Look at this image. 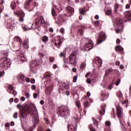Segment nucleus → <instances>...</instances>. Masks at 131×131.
I'll return each mask as SVG.
<instances>
[{"label": "nucleus", "instance_id": "f257e3e1", "mask_svg": "<svg viewBox=\"0 0 131 131\" xmlns=\"http://www.w3.org/2000/svg\"><path fill=\"white\" fill-rule=\"evenodd\" d=\"M27 112L31 115H34V123H38V120H39V117L38 116V112L36 108L33 110L31 106L26 105L23 108L22 110L19 111L20 119H26L28 116Z\"/></svg>", "mask_w": 131, "mask_h": 131}, {"label": "nucleus", "instance_id": "f03ea898", "mask_svg": "<svg viewBox=\"0 0 131 131\" xmlns=\"http://www.w3.org/2000/svg\"><path fill=\"white\" fill-rule=\"evenodd\" d=\"M71 52H72L70 56H69V64L72 65H76L77 63V47L75 46H73L70 49Z\"/></svg>", "mask_w": 131, "mask_h": 131}, {"label": "nucleus", "instance_id": "7ed1b4c3", "mask_svg": "<svg viewBox=\"0 0 131 131\" xmlns=\"http://www.w3.org/2000/svg\"><path fill=\"white\" fill-rule=\"evenodd\" d=\"M58 112L60 113V116H69L70 115V110L67 106H61L59 107Z\"/></svg>", "mask_w": 131, "mask_h": 131}, {"label": "nucleus", "instance_id": "20e7f679", "mask_svg": "<svg viewBox=\"0 0 131 131\" xmlns=\"http://www.w3.org/2000/svg\"><path fill=\"white\" fill-rule=\"evenodd\" d=\"M115 31L116 33H120L123 29V26L122 25V20L120 18L116 19L115 23Z\"/></svg>", "mask_w": 131, "mask_h": 131}, {"label": "nucleus", "instance_id": "39448f33", "mask_svg": "<svg viewBox=\"0 0 131 131\" xmlns=\"http://www.w3.org/2000/svg\"><path fill=\"white\" fill-rule=\"evenodd\" d=\"M35 27L34 29H36V28H38L40 26H43L46 24V21H45V18L42 17V16L38 17L35 20Z\"/></svg>", "mask_w": 131, "mask_h": 131}, {"label": "nucleus", "instance_id": "423d86ee", "mask_svg": "<svg viewBox=\"0 0 131 131\" xmlns=\"http://www.w3.org/2000/svg\"><path fill=\"white\" fill-rule=\"evenodd\" d=\"M33 0H27L25 3V8H28V9H31V11H32L34 9V7H37L38 5L36 2H34L32 4V6H30V2H32Z\"/></svg>", "mask_w": 131, "mask_h": 131}, {"label": "nucleus", "instance_id": "0eeeda50", "mask_svg": "<svg viewBox=\"0 0 131 131\" xmlns=\"http://www.w3.org/2000/svg\"><path fill=\"white\" fill-rule=\"evenodd\" d=\"M60 84H61V85H60L58 89V91L60 93V94L61 93L63 94L65 93L64 89H66V90H68V89H69V84L61 83H60Z\"/></svg>", "mask_w": 131, "mask_h": 131}, {"label": "nucleus", "instance_id": "6e6552de", "mask_svg": "<svg viewBox=\"0 0 131 131\" xmlns=\"http://www.w3.org/2000/svg\"><path fill=\"white\" fill-rule=\"evenodd\" d=\"M105 39H106V35L105 34V32H101L98 37V39L97 40V45H100V43H102V42H103V41L105 40Z\"/></svg>", "mask_w": 131, "mask_h": 131}, {"label": "nucleus", "instance_id": "1a4fd4ad", "mask_svg": "<svg viewBox=\"0 0 131 131\" xmlns=\"http://www.w3.org/2000/svg\"><path fill=\"white\" fill-rule=\"evenodd\" d=\"M94 48V45H93V41L89 40L88 43H86L84 46V49L85 51H90Z\"/></svg>", "mask_w": 131, "mask_h": 131}, {"label": "nucleus", "instance_id": "9d476101", "mask_svg": "<svg viewBox=\"0 0 131 131\" xmlns=\"http://www.w3.org/2000/svg\"><path fill=\"white\" fill-rule=\"evenodd\" d=\"M117 115L119 119H120L121 117L123 115V111L122 108L119 105L117 106Z\"/></svg>", "mask_w": 131, "mask_h": 131}, {"label": "nucleus", "instance_id": "9b49d317", "mask_svg": "<svg viewBox=\"0 0 131 131\" xmlns=\"http://www.w3.org/2000/svg\"><path fill=\"white\" fill-rule=\"evenodd\" d=\"M15 14L18 15V16L19 17V22H23V21H24V17H25V13H24V12L19 11L18 12H16Z\"/></svg>", "mask_w": 131, "mask_h": 131}, {"label": "nucleus", "instance_id": "f8f14e48", "mask_svg": "<svg viewBox=\"0 0 131 131\" xmlns=\"http://www.w3.org/2000/svg\"><path fill=\"white\" fill-rule=\"evenodd\" d=\"M1 54L3 58H4L5 63L8 61L7 57L9 56V52L8 50H3L1 51Z\"/></svg>", "mask_w": 131, "mask_h": 131}, {"label": "nucleus", "instance_id": "ddd939ff", "mask_svg": "<svg viewBox=\"0 0 131 131\" xmlns=\"http://www.w3.org/2000/svg\"><path fill=\"white\" fill-rule=\"evenodd\" d=\"M8 90H10V91L8 92L9 94L12 95L13 94L14 96H16L17 95V91L16 90H14V86L12 85L9 84L8 87Z\"/></svg>", "mask_w": 131, "mask_h": 131}, {"label": "nucleus", "instance_id": "4468645a", "mask_svg": "<svg viewBox=\"0 0 131 131\" xmlns=\"http://www.w3.org/2000/svg\"><path fill=\"white\" fill-rule=\"evenodd\" d=\"M25 78V76H24V74L22 73H20L17 75V79L20 83H23V82H24Z\"/></svg>", "mask_w": 131, "mask_h": 131}, {"label": "nucleus", "instance_id": "2eb2a0df", "mask_svg": "<svg viewBox=\"0 0 131 131\" xmlns=\"http://www.w3.org/2000/svg\"><path fill=\"white\" fill-rule=\"evenodd\" d=\"M58 21H59V22H65V21H66V20H67V18L66 17V15L65 14H60L59 15L58 17Z\"/></svg>", "mask_w": 131, "mask_h": 131}, {"label": "nucleus", "instance_id": "dca6fc26", "mask_svg": "<svg viewBox=\"0 0 131 131\" xmlns=\"http://www.w3.org/2000/svg\"><path fill=\"white\" fill-rule=\"evenodd\" d=\"M54 45L57 48H60L61 47V45H62V41H61V39H58L57 40H55L53 41Z\"/></svg>", "mask_w": 131, "mask_h": 131}, {"label": "nucleus", "instance_id": "f3484780", "mask_svg": "<svg viewBox=\"0 0 131 131\" xmlns=\"http://www.w3.org/2000/svg\"><path fill=\"white\" fill-rule=\"evenodd\" d=\"M95 63L98 67H101L102 66V64H103V61H102V59L100 58L97 57L95 59Z\"/></svg>", "mask_w": 131, "mask_h": 131}, {"label": "nucleus", "instance_id": "a211bd4d", "mask_svg": "<svg viewBox=\"0 0 131 131\" xmlns=\"http://www.w3.org/2000/svg\"><path fill=\"white\" fill-rule=\"evenodd\" d=\"M66 10L67 11V12H68V13H70V16H72V15H73V14H74V8L69 6L68 7H67Z\"/></svg>", "mask_w": 131, "mask_h": 131}, {"label": "nucleus", "instance_id": "6ab92c4d", "mask_svg": "<svg viewBox=\"0 0 131 131\" xmlns=\"http://www.w3.org/2000/svg\"><path fill=\"white\" fill-rule=\"evenodd\" d=\"M101 109L100 110L99 113L101 115H104V114H105V108H106V104H101Z\"/></svg>", "mask_w": 131, "mask_h": 131}, {"label": "nucleus", "instance_id": "aec40b11", "mask_svg": "<svg viewBox=\"0 0 131 131\" xmlns=\"http://www.w3.org/2000/svg\"><path fill=\"white\" fill-rule=\"evenodd\" d=\"M101 98H103V99H101V101H105L106 99L109 98V94H106L105 92H103L101 93Z\"/></svg>", "mask_w": 131, "mask_h": 131}, {"label": "nucleus", "instance_id": "412c9836", "mask_svg": "<svg viewBox=\"0 0 131 131\" xmlns=\"http://www.w3.org/2000/svg\"><path fill=\"white\" fill-rule=\"evenodd\" d=\"M125 17L126 19H127L128 20L127 21H131V13L129 11H127L125 12Z\"/></svg>", "mask_w": 131, "mask_h": 131}, {"label": "nucleus", "instance_id": "4be33fe9", "mask_svg": "<svg viewBox=\"0 0 131 131\" xmlns=\"http://www.w3.org/2000/svg\"><path fill=\"white\" fill-rule=\"evenodd\" d=\"M32 26H33V24H29L28 26L24 27L23 28L24 31H27V30H29L32 28Z\"/></svg>", "mask_w": 131, "mask_h": 131}, {"label": "nucleus", "instance_id": "5701e85b", "mask_svg": "<svg viewBox=\"0 0 131 131\" xmlns=\"http://www.w3.org/2000/svg\"><path fill=\"white\" fill-rule=\"evenodd\" d=\"M56 9H57V6H56V5H53L52 7L51 12H52V16H54L55 17L57 16V13H56V10H55Z\"/></svg>", "mask_w": 131, "mask_h": 131}, {"label": "nucleus", "instance_id": "b1692460", "mask_svg": "<svg viewBox=\"0 0 131 131\" xmlns=\"http://www.w3.org/2000/svg\"><path fill=\"white\" fill-rule=\"evenodd\" d=\"M7 23L8 24V26L11 29H13L14 27H16V24H15V23H14L13 21H11L10 22L7 21Z\"/></svg>", "mask_w": 131, "mask_h": 131}, {"label": "nucleus", "instance_id": "393cba45", "mask_svg": "<svg viewBox=\"0 0 131 131\" xmlns=\"http://www.w3.org/2000/svg\"><path fill=\"white\" fill-rule=\"evenodd\" d=\"M115 50L116 52H123V48L121 47V46H116L115 48Z\"/></svg>", "mask_w": 131, "mask_h": 131}, {"label": "nucleus", "instance_id": "a878e982", "mask_svg": "<svg viewBox=\"0 0 131 131\" xmlns=\"http://www.w3.org/2000/svg\"><path fill=\"white\" fill-rule=\"evenodd\" d=\"M19 57L21 61H22L23 62H25V61H27V60L24 54H21L20 55H19Z\"/></svg>", "mask_w": 131, "mask_h": 131}, {"label": "nucleus", "instance_id": "bb28decb", "mask_svg": "<svg viewBox=\"0 0 131 131\" xmlns=\"http://www.w3.org/2000/svg\"><path fill=\"white\" fill-rule=\"evenodd\" d=\"M68 129L69 131H75L76 130V127L75 128L73 125H70L68 127Z\"/></svg>", "mask_w": 131, "mask_h": 131}, {"label": "nucleus", "instance_id": "cd10ccee", "mask_svg": "<svg viewBox=\"0 0 131 131\" xmlns=\"http://www.w3.org/2000/svg\"><path fill=\"white\" fill-rule=\"evenodd\" d=\"M14 40H15V41H19L20 43L22 42V39L19 36H16L15 37H14Z\"/></svg>", "mask_w": 131, "mask_h": 131}, {"label": "nucleus", "instance_id": "c85d7f7f", "mask_svg": "<svg viewBox=\"0 0 131 131\" xmlns=\"http://www.w3.org/2000/svg\"><path fill=\"white\" fill-rule=\"evenodd\" d=\"M86 67V63H85V62H83L80 66V69L81 70H83V69H84V68H85Z\"/></svg>", "mask_w": 131, "mask_h": 131}, {"label": "nucleus", "instance_id": "c756f323", "mask_svg": "<svg viewBox=\"0 0 131 131\" xmlns=\"http://www.w3.org/2000/svg\"><path fill=\"white\" fill-rule=\"evenodd\" d=\"M42 40L43 42H48V41L49 40V38L46 36H44L42 38Z\"/></svg>", "mask_w": 131, "mask_h": 131}, {"label": "nucleus", "instance_id": "7c9ffc66", "mask_svg": "<svg viewBox=\"0 0 131 131\" xmlns=\"http://www.w3.org/2000/svg\"><path fill=\"white\" fill-rule=\"evenodd\" d=\"M92 119L93 121V124H95L96 126L97 127L98 125H99V122L98 121L96 120L94 118H92Z\"/></svg>", "mask_w": 131, "mask_h": 131}, {"label": "nucleus", "instance_id": "2f4dec72", "mask_svg": "<svg viewBox=\"0 0 131 131\" xmlns=\"http://www.w3.org/2000/svg\"><path fill=\"white\" fill-rule=\"evenodd\" d=\"M79 13L81 15H84L85 13V9L84 8H80Z\"/></svg>", "mask_w": 131, "mask_h": 131}, {"label": "nucleus", "instance_id": "473e14b6", "mask_svg": "<svg viewBox=\"0 0 131 131\" xmlns=\"http://www.w3.org/2000/svg\"><path fill=\"white\" fill-rule=\"evenodd\" d=\"M105 14L107 16H109L110 15H111V14H112V11L111 10L108 9L106 11Z\"/></svg>", "mask_w": 131, "mask_h": 131}, {"label": "nucleus", "instance_id": "72a5a7b5", "mask_svg": "<svg viewBox=\"0 0 131 131\" xmlns=\"http://www.w3.org/2000/svg\"><path fill=\"white\" fill-rule=\"evenodd\" d=\"M11 8L12 10H14L16 8V3L15 2H12L11 4Z\"/></svg>", "mask_w": 131, "mask_h": 131}, {"label": "nucleus", "instance_id": "f704fd0d", "mask_svg": "<svg viewBox=\"0 0 131 131\" xmlns=\"http://www.w3.org/2000/svg\"><path fill=\"white\" fill-rule=\"evenodd\" d=\"M110 73H111V71H110V70H106L104 75V77H107L108 75L110 74Z\"/></svg>", "mask_w": 131, "mask_h": 131}, {"label": "nucleus", "instance_id": "c9c22d12", "mask_svg": "<svg viewBox=\"0 0 131 131\" xmlns=\"http://www.w3.org/2000/svg\"><path fill=\"white\" fill-rule=\"evenodd\" d=\"M83 105L85 108H88V107H90V103H89V102L88 101H85V102H84Z\"/></svg>", "mask_w": 131, "mask_h": 131}, {"label": "nucleus", "instance_id": "e433bc0d", "mask_svg": "<svg viewBox=\"0 0 131 131\" xmlns=\"http://www.w3.org/2000/svg\"><path fill=\"white\" fill-rule=\"evenodd\" d=\"M0 67L1 68H3V69L5 68V69H7V68H6V63L5 62H2L0 64Z\"/></svg>", "mask_w": 131, "mask_h": 131}, {"label": "nucleus", "instance_id": "4c0bfd02", "mask_svg": "<svg viewBox=\"0 0 131 131\" xmlns=\"http://www.w3.org/2000/svg\"><path fill=\"white\" fill-rule=\"evenodd\" d=\"M5 17L6 21H9V20H10V15L5 14Z\"/></svg>", "mask_w": 131, "mask_h": 131}, {"label": "nucleus", "instance_id": "58836bf2", "mask_svg": "<svg viewBox=\"0 0 131 131\" xmlns=\"http://www.w3.org/2000/svg\"><path fill=\"white\" fill-rule=\"evenodd\" d=\"M105 124L108 127H110L111 126V123L109 121H107L105 122Z\"/></svg>", "mask_w": 131, "mask_h": 131}, {"label": "nucleus", "instance_id": "ea45409f", "mask_svg": "<svg viewBox=\"0 0 131 131\" xmlns=\"http://www.w3.org/2000/svg\"><path fill=\"white\" fill-rule=\"evenodd\" d=\"M13 118L17 119L18 118V112H16L13 114Z\"/></svg>", "mask_w": 131, "mask_h": 131}, {"label": "nucleus", "instance_id": "a19ab883", "mask_svg": "<svg viewBox=\"0 0 131 131\" xmlns=\"http://www.w3.org/2000/svg\"><path fill=\"white\" fill-rule=\"evenodd\" d=\"M38 55L39 56H40V57H42V58H43L45 57V54L42 53V50H41L39 52Z\"/></svg>", "mask_w": 131, "mask_h": 131}, {"label": "nucleus", "instance_id": "79ce46f5", "mask_svg": "<svg viewBox=\"0 0 131 131\" xmlns=\"http://www.w3.org/2000/svg\"><path fill=\"white\" fill-rule=\"evenodd\" d=\"M83 28H82L81 29H79L78 30V33H79L80 34V35H83Z\"/></svg>", "mask_w": 131, "mask_h": 131}, {"label": "nucleus", "instance_id": "37998d69", "mask_svg": "<svg viewBox=\"0 0 131 131\" xmlns=\"http://www.w3.org/2000/svg\"><path fill=\"white\" fill-rule=\"evenodd\" d=\"M89 128H90L91 131H96V129H95V128H94L93 127V125H92V124H90L89 125Z\"/></svg>", "mask_w": 131, "mask_h": 131}, {"label": "nucleus", "instance_id": "c03bdc74", "mask_svg": "<svg viewBox=\"0 0 131 131\" xmlns=\"http://www.w3.org/2000/svg\"><path fill=\"white\" fill-rule=\"evenodd\" d=\"M118 5L116 4L115 5V7H114V11H115V13H117V9H118Z\"/></svg>", "mask_w": 131, "mask_h": 131}, {"label": "nucleus", "instance_id": "a18cd8bd", "mask_svg": "<svg viewBox=\"0 0 131 131\" xmlns=\"http://www.w3.org/2000/svg\"><path fill=\"white\" fill-rule=\"evenodd\" d=\"M94 24L95 26H96V27H98V26H99V21H96L94 22Z\"/></svg>", "mask_w": 131, "mask_h": 131}, {"label": "nucleus", "instance_id": "49530a36", "mask_svg": "<svg viewBox=\"0 0 131 131\" xmlns=\"http://www.w3.org/2000/svg\"><path fill=\"white\" fill-rule=\"evenodd\" d=\"M76 106L78 107V108L79 109L80 108V102L77 101L76 102Z\"/></svg>", "mask_w": 131, "mask_h": 131}, {"label": "nucleus", "instance_id": "de8ad7c7", "mask_svg": "<svg viewBox=\"0 0 131 131\" xmlns=\"http://www.w3.org/2000/svg\"><path fill=\"white\" fill-rule=\"evenodd\" d=\"M73 81V82H76V81H77V76L74 77Z\"/></svg>", "mask_w": 131, "mask_h": 131}, {"label": "nucleus", "instance_id": "09e8293b", "mask_svg": "<svg viewBox=\"0 0 131 131\" xmlns=\"http://www.w3.org/2000/svg\"><path fill=\"white\" fill-rule=\"evenodd\" d=\"M54 58L53 57H50L49 58V61L50 62H51V63H53V62H54Z\"/></svg>", "mask_w": 131, "mask_h": 131}, {"label": "nucleus", "instance_id": "8fccbe9b", "mask_svg": "<svg viewBox=\"0 0 131 131\" xmlns=\"http://www.w3.org/2000/svg\"><path fill=\"white\" fill-rule=\"evenodd\" d=\"M118 97H119V98L122 97V92H121V91H119V93L118 94Z\"/></svg>", "mask_w": 131, "mask_h": 131}, {"label": "nucleus", "instance_id": "3c124183", "mask_svg": "<svg viewBox=\"0 0 131 131\" xmlns=\"http://www.w3.org/2000/svg\"><path fill=\"white\" fill-rule=\"evenodd\" d=\"M61 33H65V29L64 28H61L60 30Z\"/></svg>", "mask_w": 131, "mask_h": 131}, {"label": "nucleus", "instance_id": "603ef678", "mask_svg": "<svg viewBox=\"0 0 131 131\" xmlns=\"http://www.w3.org/2000/svg\"><path fill=\"white\" fill-rule=\"evenodd\" d=\"M4 75H5V72H4V71L0 72V78H1V77H3V76H4Z\"/></svg>", "mask_w": 131, "mask_h": 131}, {"label": "nucleus", "instance_id": "864d4df0", "mask_svg": "<svg viewBox=\"0 0 131 131\" xmlns=\"http://www.w3.org/2000/svg\"><path fill=\"white\" fill-rule=\"evenodd\" d=\"M86 82L88 83V84H91L92 83V81L89 78L87 79Z\"/></svg>", "mask_w": 131, "mask_h": 131}, {"label": "nucleus", "instance_id": "5fc2aeb1", "mask_svg": "<svg viewBox=\"0 0 131 131\" xmlns=\"http://www.w3.org/2000/svg\"><path fill=\"white\" fill-rule=\"evenodd\" d=\"M113 85V84H112V83L110 84L109 86L107 87V89L108 90H112Z\"/></svg>", "mask_w": 131, "mask_h": 131}, {"label": "nucleus", "instance_id": "6e6d98bb", "mask_svg": "<svg viewBox=\"0 0 131 131\" xmlns=\"http://www.w3.org/2000/svg\"><path fill=\"white\" fill-rule=\"evenodd\" d=\"M16 107L17 109H21V108L22 107V105H21V104H18L16 105Z\"/></svg>", "mask_w": 131, "mask_h": 131}, {"label": "nucleus", "instance_id": "4d7b16f0", "mask_svg": "<svg viewBox=\"0 0 131 131\" xmlns=\"http://www.w3.org/2000/svg\"><path fill=\"white\" fill-rule=\"evenodd\" d=\"M25 96L27 99H28L30 97V94L28 93L25 94Z\"/></svg>", "mask_w": 131, "mask_h": 131}, {"label": "nucleus", "instance_id": "13d9d810", "mask_svg": "<svg viewBox=\"0 0 131 131\" xmlns=\"http://www.w3.org/2000/svg\"><path fill=\"white\" fill-rule=\"evenodd\" d=\"M120 82V79H119L117 80V81L116 82V85H118Z\"/></svg>", "mask_w": 131, "mask_h": 131}, {"label": "nucleus", "instance_id": "bf43d9fd", "mask_svg": "<svg viewBox=\"0 0 131 131\" xmlns=\"http://www.w3.org/2000/svg\"><path fill=\"white\" fill-rule=\"evenodd\" d=\"M10 124L9 123H7L5 125V127H10Z\"/></svg>", "mask_w": 131, "mask_h": 131}, {"label": "nucleus", "instance_id": "052dcab7", "mask_svg": "<svg viewBox=\"0 0 131 131\" xmlns=\"http://www.w3.org/2000/svg\"><path fill=\"white\" fill-rule=\"evenodd\" d=\"M31 89H32V90H33V91H34V90H35V89H36V87L35 86V85H32Z\"/></svg>", "mask_w": 131, "mask_h": 131}, {"label": "nucleus", "instance_id": "680f3d73", "mask_svg": "<svg viewBox=\"0 0 131 131\" xmlns=\"http://www.w3.org/2000/svg\"><path fill=\"white\" fill-rule=\"evenodd\" d=\"M33 98H34V99H36V98H37V93L33 94Z\"/></svg>", "mask_w": 131, "mask_h": 131}, {"label": "nucleus", "instance_id": "e2e57ef3", "mask_svg": "<svg viewBox=\"0 0 131 131\" xmlns=\"http://www.w3.org/2000/svg\"><path fill=\"white\" fill-rule=\"evenodd\" d=\"M28 40V39H27V40H25L24 41V46H26V45H27V41Z\"/></svg>", "mask_w": 131, "mask_h": 131}, {"label": "nucleus", "instance_id": "0e129e2a", "mask_svg": "<svg viewBox=\"0 0 131 131\" xmlns=\"http://www.w3.org/2000/svg\"><path fill=\"white\" fill-rule=\"evenodd\" d=\"M130 7V5H129V4H127L126 6H125V8L126 9H129Z\"/></svg>", "mask_w": 131, "mask_h": 131}, {"label": "nucleus", "instance_id": "69168bd1", "mask_svg": "<svg viewBox=\"0 0 131 131\" xmlns=\"http://www.w3.org/2000/svg\"><path fill=\"white\" fill-rule=\"evenodd\" d=\"M91 74V73H88L85 76V77H86V78H88V77H90V75Z\"/></svg>", "mask_w": 131, "mask_h": 131}, {"label": "nucleus", "instance_id": "338daca9", "mask_svg": "<svg viewBox=\"0 0 131 131\" xmlns=\"http://www.w3.org/2000/svg\"><path fill=\"white\" fill-rule=\"evenodd\" d=\"M116 43L118 44V45H119V43H120V39H117L116 40Z\"/></svg>", "mask_w": 131, "mask_h": 131}, {"label": "nucleus", "instance_id": "774afa93", "mask_svg": "<svg viewBox=\"0 0 131 131\" xmlns=\"http://www.w3.org/2000/svg\"><path fill=\"white\" fill-rule=\"evenodd\" d=\"M6 65L8 68L10 67L11 66V63L9 62H6Z\"/></svg>", "mask_w": 131, "mask_h": 131}]
</instances>
